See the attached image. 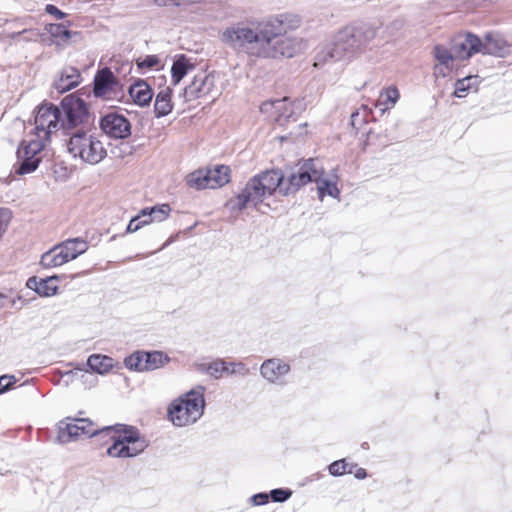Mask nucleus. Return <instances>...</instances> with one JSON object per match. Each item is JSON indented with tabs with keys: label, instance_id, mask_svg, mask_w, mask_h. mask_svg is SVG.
<instances>
[{
	"label": "nucleus",
	"instance_id": "nucleus-24",
	"mask_svg": "<svg viewBox=\"0 0 512 512\" xmlns=\"http://www.w3.org/2000/svg\"><path fill=\"white\" fill-rule=\"evenodd\" d=\"M195 68V63L191 58L184 54H179L174 57L171 67V82L174 86L178 85L181 80Z\"/></svg>",
	"mask_w": 512,
	"mask_h": 512
},
{
	"label": "nucleus",
	"instance_id": "nucleus-49",
	"mask_svg": "<svg viewBox=\"0 0 512 512\" xmlns=\"http://www.w3.org/2000/svg\"><path fill=\"white\" fill-rule=\"evenodd\" d=\"M4 296L0 294V308L4 305Z\"/></svg>",
	"mask_w": 512,
	"mask_h": 512
},
{
	"label": "nucleus",
	"instance_id": "nucleus-16",
	"mask_svg": "<svg viewBox=\"0 0 512 512\" xmlns=\"http://www.w3.org/2000/svg\"><path fill=\"white\" fill-rule=\"evenodd\" d=\"M100 128L112 139H125L131 135V124L123 115L108 113L100 119Z\"/></svg>",
	"mask_w": 512,
	"mask_h": 512
},
{
	"label": "nucleus",
	"instance_id": "nucleus-43",
	"mask_svg": "<svg viewBox=\"0 0 512 512\" xmlns=\"http://www.w3.org/2000/svg\"><path fill=\"white\" fill-rule=\"evenodd\" d=\"M140 221L143 222L144 226L153 223L149 208L142 209L138 214Z\"/></svg>",
	"mask_w": 512,
	"mask_h": 512
},
{
	"label": "nucleus",
	"instance_id": "nucleus-2",
	"mask_svg": "<svg viewBox=\"0 0 512 512\" xmlns=\"http://www.w3.org/2000/svg\"><path fill=\"white\" fill-rule=\"evenodd\" d=\"M98 434L108 436L113 441V444L107 449V454L111 457H135L147 447L146 440L132 426L118 424L97 430L89 419L84 418H67L60 421L57 439L60 443L65 444L81 436L93 437Z\"/></svg>",
	"mask_w": 512,
	"mask_h": 512
},
{
	"label": "nucleus",
	"instance_id": "nucleus-9",
	"mask_svg": "<svg viewBox=\"0 0 512 512\" xmlns=\"http://www.w3.org/2000/svg\"><path fill=\"white\" fill-rule=\"evenodd\" d=\"M218 82L219 75L215 72H200L196 74L191 83L184 89L183 94L186 101L204 97L215 100L222 92V87Z\"/></svg>",
	"mask_w": 512,
	"mask_h": 512
},
{
	"label": "nucleus",
	"instance_id": "nucleus-29",
	"mask_svg": "<svg viewBox=\"0 0 512 512\" xmlns=\"http://www.w3.org/2000/svg\"><path fill=\"white\" fill-rule=\"evenodd\" d=\"M124 364L126 368L132 371L143 372L147 371V365L145 362V352L137 351L133 354L127 356L124 359Z\"/></svg>",
	"mask_w": 512,
	"mask_h": 512
},
{
	"label": "nucleus",
	"instance_id": "nucleus-46",
	"mask_svg": "<svg viewBox=\"0 0 512 512\" xmlns=\"http://www.w3.org/2000/svg\"><path fill=\"white\" fill-rule=\"evenodd\" d=\"M40 280H38L36 277H31L27 280V287L29 289L35 290L38 293V288L40 287L39 284Z\"/></svg>",
	"mask_w": 512,
	"mask_h": 512
},
{
	"label": "nucleus",
	"instance_id": "nucleus-27",
	"mask_svg": "<svg viewBox=\"0 0 512 512\" xmlns=\"http://www.w3.org/2000/svg\"><path fill=\"white\" fill-rule=\"evenodd\" d=\"M209 189H215L227 184L230 180V169L225 165H217L207 169Z\"/></svg>",
	"mask_w": 512,
	"mask_h": 512
},
{
	"label": "nucleus",
	"instance_id": "nucleus-21",
	"mask_svg": "<svg viewBox=\"0 0 512 512\" xmlns=\"http://www.w3.org/2000/svg\"><path fill=\"white\" fill-rule=\"evenodd\" d=\"M344 50H346V47L335 38L334 42L325 44L318 50L315 56L314 66L320 67L329 61L339 60Z\"/></svg>",
	"mask_w": 512,
	"mask_h": 512
},
{
	"label": "nucleus",
	"instance_id": "nucleus-42",
	"mask_svg": "<svg viewBox=\"0 0 512 512\" xmlns=\"http://www.w3.org/2000/svg\"><path fill=\"white\" fill-rule=\"evenodd\" d=\"M142 227H144V224L142 221H140V218L138 215H136L135 217H133L127 228H126V232L127 233H134L136 231H138L139 229H141Z\"/></svg>",
	"mask_w": 512,
	"mask_h": 512
},
{
	"label": "nucleus",
	"instance_id": "nucleus-40",
	"mask_svg": "<svg viewBox=\"0 0 512 512\" xmlns=\"http://www.w3.org/2000/svg\"><path fill=\"white\" fill-rule=\"evenodd\" d=\"M290 490L285 489H274L271 491L270 495L275 502H284L291 496Z\"/></svg>",
	"mask_w": 512,
	"mask_h": 512
},
{
	"label": "nucleus",
	"instance_id": "nucleus-6",
	"mask_svg": "<svg viewBox=\"0 0 512 512\" xmlns=\"http://www.w3.org/2000/svg\"><path fill=\"white\" fill-rule=\"evenodd\" d=\"M28 139L22 140L17 152V162L14 171L17 175L33 173L42 160V153L48 141L29 134Z\"/></svg>",
	"mask_w": 512,
	"mask_h": 512
},
{
	"label": "nucleus",
	"instance_id": "nucleus-37",
	"mask_svg": "<svg viewBox=\"0 0 512 512\" xmlns=\"http://www.w3.org/2000/svg\"><path fill=\"white\" fill-rule=\"evenodd\" d=\"M151 217L154 222H162L168 218L171 213V208L168 204L156 205L149 208Z\"/></svg>",
	"mask_w": 512,
	"mask_h": 512
},
{
	"label": "nucleus",
	"instance_id": "nucleus-10",
	"mask_svg": "<svg viewBox=\"0 0 512 512\" xmlns=\"http://www.w3.org/2000/svg\"><path fill=\"white\" fill-rule=\"evenodd\" d=\"M64 117L61 119V127L65 130H73L85 125L89 120V111L86 102L75 96L68 95L61 101Z\"/></svg>",
	"mask_w": 512,
	"mask_h": 512
},
{
	"label": "nucleus",
	"instance_id": "nucleus-1",
	"mask_svg": "<svg viewBox=\"0 0 512 512\" xmlns=\"http://www.w3.org/2000/svg\"><path fill=\"white\" fill-rule=\"evenodd\" d=\"M302 24L299 15L283 13L262 20L233 23L219 33L227 47L250 57L263 59L292 58L303 49L302 39L286 36Z\"/></svg>",
	"mask_w": 512,
	"mask_h": 512
},
{
	"label": "nucleus",
	"instance_id": "nucleus-47",
	"mask_svg": "<svg viewBox=\"0 0 512 512\" xmlns=\"http://www.w3.org/2000/svg\"><path fill=\"white\" fill-rule=\"evenodd\" d=\"M367 476V473H366V470L363 469V468H357L356 471H355V477L357 479H364L366 478Z\"/></svg>",
	"mask_w": 512,
	"mask_h": 512
},
{
	"label": "nucleus",
	"instance_id": "nucleus-31",
	"mask_svg": "<svg viewBox=\"0 0 512 512\" xmlns=\"http://www.w3.org/2000/svg\"><path fill=\"white\" fill-rule=\"evenodd\" d=\"M206 170H197L189 174L186 178L187 185L195 189H207L209 188L208 175Z\"/></svg>",
	"mask_w": 512,
	"mask_h": 512
},
{
	"label": "nucleus",
	"instance_id": "nucleus-5",
	"mask_svg": "<svg viewBox=\"0 0 512 512\" xmlns=\"http://www.w3.org/2000/svg\"><path fill=\"white\" fill-rule=\"evenodd\" d=\"M67 149L74 159H79L89 165H96L107 156V147L103 137L91 131L76 130L73 132L67 142Z\"/></svg>",
	"mask_w": 512,
	"mask_h": 512
},
{
	"label": "nucleus",
	"instance_id": "nucleus-26",
	"mask_svg": "<svg viewBox=\"0 0 512 512\" xmlns=\"http://www.w3.org/2000/svg\"><path fill=\"white\" fill-rule=\"evenodd\" d=\"M400 98L399 90L396 86H389L381 90L375 106L379 108L382 113L392 109Z\"/></svg>",
	"mask_w": 512,
	"mask_h": 512
},
{
	"label": "nucleus",
	"instance_id": "nucleus-17",
	"mask_svg": "<svg viewBox=\"0 0 512 512\" xmlns=\"http://www.w3.org/2000/svg\"><path fill=\"white\" fill-rule=\"evenodd\" d=\"M119 89V81L109 68H103L95 76L93 92L96 97L113 99Z\"/></svg>",
	"mask_w": 512,
	"mask_h": 512
},
{
	"label": "nucleus",
	"instance_id": "nucleus-44",
	"mask_svg": "<svg viewBox=\"0 0 512 512\" xmlns=\"http://www.w3.org/2000/svg\"><path fill=\"white\" fill-rule=\"evenodd\" d=\"M268 495L266 493H258L252 496L251 501L254 505H264L268 502Z\"/></svg>",
	"mask_w": 512,
	"mask_h": 512
},
{
	"label": "nucleus",
	"instance_id": "nucleus-34",
	"mask_svg": "<svg viewBox=\"0 0 512 512\" xmlns=\"http://www.w3.org/2000/svg\"><path fill=\"white\" fill-rule=\"evenodd\" d=\"M57 279L56 276L48 277L46 279H41L39 284L40 287L38 288V293L40 296L43 297H50L57 293L58 287L54 284V281Z\"/></svg>",
	"mask_w": 512,
	"mask_h": 512
},
{
	"label": "nucleus",
	"instance_id": "nucleus-30",
	"mask_svg": "<svg viewBox=\"0 0 512 512\" xmlns=\"http://www.w3.org/2000/svg\"><path fill=\"white\" fill-rule=\"evenodd\" d=\"M147 371L156 370L169 362V357L161 351L145 352Z\"/></svg>",
	"mask_w": 512,
	"mask_h": 512
},
{
	"label": "nucleus",
	"instance_id": "nucleus-8",
	"mask_svg": "<svg viewBox=\"0 0 512 512\" xmlns=\"http://www.w3.org/2000/svg\"><path fill=\"white\" fill-rule=\"evenodd\" d=\"M379 27L370 23L346 26L336 34L338 42L346 49L361 51L378 35Z\"/></svg>",
	"mask_w": 512,
	"mask_h": 512
},
{
	"label": "nucleus",
	"instance_id": "nucleus-13",
	"mask_svg": "<svg viewBox=\"0 0 512 512\" xmlns=\"http://www.w3.org/2000/svg\"><path fill=\"white\" fill-rule=\"evenodd\" d=\"M432 55L435 60L433 74L435 77L449 76L459 65V60L449 44H437L434 46Z\"/></svg>",
	"mask_w": 512,
	"mask_h": 512
},
{
	"label": "nucleus",
	"instance_id": "nucleus-22",
	"mask_svg": "<svg viewBox=\"0 0 512 512\" xmlns=\"http://www.w3.org/2000/svg\"><path fill=\"white\" fill-rule=\"evenodd\" d=\"M81 74L75 67L68 66L63 68L60 76L55 80L54 87L59 93L67 92L81 83Z\"/></svg>",
	"mask_w": 512,
	"mask_h": 512
},
{
	"label": "nucleus",
	"instance_id": "nucleus-39",
	"mask_svg": "<svg viewBox=\"0 0 512 512\" xmlns=\"http://www.w3.org/2000/svg\"><path fill=\"white\" fill-rule=\"evenodd\" d=\"M229 371L227 374H236L246 376L249 374V368L242 362H228Z\"/></svg>",
	"mask_w": 512,
	"mask_h": 512
},
{
	"label": "nucleus",
	"instance_id": "nucleus-12",
	"mask_svg": "<svg viewBox=\"0 0 512 512\" xmlns=\"http://www.w3.org/2000/svg\"><path fill=\"white\" fill-rule=\"evenodd\" d=\"M320 163L314 159L305 160L302 164H299L295 171L289 176V185L285 189L282 188V193L288 195L297 191L302 186L309 182H314L315 178L318 177V168Z\"/></svg>",
	"mask_w": 512,
	"mask_h": 512
},
{
	"label": "nucleus",
	"instance_id": "nucleus-20",
	"mask_svg": "<svg viewBox=\"0 0 512 512\" xmlns=\"http://www.w3.org/2000/svg\"><path fill=\"white\" fill-rule=\"evenodd\" d=\"M128 93L133 103L140 107L149 106L154 96L150 85L142 79H138L131 84Z\"/></svg>",
	"mask_w": 512,
	"mask_h": 512
},
{
	"label": "nucleus",
	"instance_id": "nucleus-18",
	"mask_svg": "<svg viewBox=\"0 0 512 512\" xmlns=\"http://www.w3.org/2000/svg\"><path fill=\"white\" fill-rule=\"evenodd\" d=\"M290 372V365L280 358L265 360L260 366L261 376L269 383L285 384V377Z\"/></svg>",
	"mask_w": 512,
	"mask_h": 512
},
{
	"label": "nucleus",
	"instance_id": "nucleus-19",
	"mask_svg": "<svg viewBox=\"0 0 512 512\" xmlns=\"http://www.w3.org/2000/svg\"><path fill=\"white\" fill-rule=\"evenodd\" d=\"M480 53L496 57H505L509 53V45L499 34L486 33L484 40L481 39Z\"/></svg>",
	"mask_w": 512,
	"mask_h": 512
},
{
	"label": "nucleus",
	"instance_id": "nucleus-23",
	"mask_svg": "<svg viewBox=\"0 0 512 512\" xmlns=\"http://www.w3.org/2000/svg\"><path fill=\"white\" fill-rule=\"evenodd\" d=\"M318 177L315 178V183L317 184V190L319 198L322 200L325 195H328L333 198H338L340 194V190L337 187L338 177L333 175L332 177H324V170L320 165L318 168Z\"/></svg>",
	"mask_w": 512,
	"mask_h": 512
},
{
	"label": "nucleus",
	"instance_id": "nucleus-15",
	"mask_svg": "<svg viewBox=\"0 0 512 512\" xmlns=\"http://www.w3.org/2000/svg\"><path fill=\"white\" fill-rule=\"evenodd\" d=\"M260 111L281 126L288 123L294 115L292 103L287 98L265 101L261 104Z\"/></svg>",
	"mask_w": 512,
	"mask_h": 512
},
{
	"label": "nucleus",
	"instance_id": "nucleus-7",
	"mask_svg": "<svg viewBox=\"0 0 512 512\" xmlns=\"http://www.w3.org/2000/svg\"><path fill=\"white\" fill-rule=\"evenodd\" d=\"M88 249V244L82 238H73L55 245L42 254L40 265L45 269L56 268L76 259Z\"/></svg>",
	"mask_w": 512,
	"mask_h": 512
},
{
	"label": "nucleus",
	"instance_id": "nucleus-25",
	"mask_svg": "<svg viewBox=\"0 0 512 512\" xmlns=\"http://www.w3.org/2000/svg\"><path fill=\"white\" fill-rule=\"evenodd\" d=\"M173 90L170 86L163 87L156 94L155 103H154V113L157 118L167 116L172 112L173 102H172Z\"/></svg>",
	"mask_w": 512,
	"mask_h": 512
},
{
	"label": "nucleus",
	"instance_id": "nucleus-14",
	"mask_svg": "<svg viewBox=\"0 0 512 512\" xmlns=\"http://www.w3.org/2000/svg\"><path fill=\"white\" fill-rule=\"evenodd\" d=\"M449 46L453 50L454 56L462 62L480 53L481 38L473 33L458 34L451 39Z\"/></svg>",
	"mask_w": 512,
	"mask_h": 512
},
{
	"label": "nucleus",
	"instance_id": "nucleus-38",
	"mask_svg": "<svg viewBox=\"0 0 512 512\" xmlns=\"http://www.w3.org/2000/svg\"><path fill=\"white\" fill-rule=\"evenodd\" d=\"M49 33L52 37L61 41H67L71 37V32L61 24H51Z\"/></svg>",
	"mask_w": 512,
	"mask_h": 512
},
{
	"label": "nucleus",
	"instance_id": "nucleus-3",
	"mask_svg": "<svg viewBox=\"0 0 512 512\" xmlns=\"http://www.w3.org/2000/svg\"><path fill=\"white\" fill-rule=\"evenodd\" d=\"M283 175L278 170L262 172L251 178L242 191L230 200L232 209L243 210L248 207L257 208L266 197L271 196L278 188L282 192Z\"/></svg>",
	"mask_w": 512,
	"mask_h": 512
},
{
	"label": "nucleus",
	"instance_id": "nucleus-33",
	"mask_svg": "<svg viewBox=\"0 0 512 512\" xmlns=\"http://www.w3.org/2000/svg\"><path fill=\"white\" fill-rule=\"evenodd\" d=\"M229 371L228 362L223 360L213 361L206 366V372L214 378H220L223 374Z\"/></svg>",
	"mask_w": 512,
	"mask_h": 512
},
{
	"label": "nucleus",
	"instance_id": "nucleus-35",
	"mask_svg": "<svg viewBox=\"0 0 512 512\" xmlns=\"http://www.w3.org/2000/svg\"><path fill=\"white\" fill-rule=\"evenodd\" d=\"M355 466L347 463L344 459L334 461L328 467L329 473L333 476H341L346 473H353Z\"/></svg>",
	"mask_w": 512,
	"mask_h": 512
},
{
	"label": "nucleus",
	"instance_id": "nucleus-48",
	"mask_svg": "<svg viewBox=\"0 0 512 512\" xmlns=\"http://www.w3.org/2000/svg\"><path fill=\"white\" fill-rule=\"evenodd\" d=\"M170 2L176 4V5H179L181 3H187L186 0H169Z\"/></svg>",
	"mask_w": 512,
	"mask_h": 512
},
{
	"label": "nucleus",
	"instance_id": "nucleus-36",
	"mask_svg": "<svg viewBox=\"0 0 512 512\" xmlns=\"http://www.w3.org/2000/svg\"><path fill=\"white\" fill-rule=\"evenodd\" d=\"M137 66L140 69H160L163 67V63L157 55H147L143 58L137 59Z\"/></svg>",
	"mask_w": 512,
	"mask_h": 512
},
{
	"label": "nucleus",
	"instance_id": "nucleus-32",
	"mask_svg": "<svg viewBox=\"0 0 512 512\" xmlns=\"http://www.w3.org/2000/svg\"><path fill=\"white\" fill-rule=\"evenodd\" d=\"M477 81V76H468L463 79H459L455 84L454 95L458 98L465 97L467 91L477 85Z\"/></svg>",
	"mask_w": 512,
	"mask_h": 512
},
{
	"label": "nucleus",
	"instance_id": "nucleus-45",
	"mask_svg": "<svg viewBox=\"0 0 512 512\" xmlns=\"http://www.w3.org/2000/svg\"><path fill=\"white\" fill-rule=\"evenodd\" d=\"M46 11L51 14V15H54L56 16L58 19H62L64 17V13L62 11H60L57 7H55L54 5H47L46 7Z\"/></svg>",
	"mask_w": 512,
	"mask_h": 512
},
{
	"label": "nucleus",
	"instance_id": "nucleus-11",
	"mask_svg": "<svg viewBox=\"0 0 512 512\" xmlns=\"http://www.w3.org/2000/svg\"><path fill=\"white\" fill-rule=\"evenodd\" d=\"M60 116L61 112L57 106L53 104L41 105L36 112L35 127L31 134L49 141L51 134L61 126Z\"/></svg>",
	"mask_w": 512,
	"mask_h": 512
},
{
	"label": "nucleus",
	"instance_id": "nucleus-28",
	"mask_svg": "<svg viewBox=\"0 0 512 512\" xmlns=\"http://www.w3.org/2000/svg\"><path fill=\"white\" fill-rule=\"evenodd\" d=\"M87 365L96 373L106 374L114 367V360L106 355L93 354L89 356Z\"/></svg>",
	"mask_w": 512,
	"mask_h": 512
},
{
	"label": "nucleus",
	"instance_id": "nucleus-4",
	"mask_svg": "<svg viewBox=\"0 0 512 512\" xmlns=\"http://www.w3.org/2000/svg\"><path fill=\"white\" fill-rule=\"evenodd\" d=\"M204 392L205 388L203 386H197L169 404L167 415L174 426H189L202 417L206 404Z\"/></svg>",
	"mask_w": 512,
	"mask_h": 512
},
{
	"label": "nucleus",
	"instance_id": "nucleus-50",
	"mask_svg": "<svg viewBox=\"0 0 512 512\" xmlns=\"http://www.w3.org/2000/svg\"><path fill=\"white\" fill-rule=\"evenodd\" d=\"M72 373H73L72 371H69L68 373H66V375L69 376Z\"/></svg>",
	"mask_w": 512,
	"mask_h": 512
},
{
	"label": "nucleus",
	"instance_id": "nucleus-41",
	"mask_svg": "<svg viewBox=\"0 0 512 512\" xmlns=\"http://www.w3.org/2000/svg\"><path fill=\"white\" fill-rule=\"evenodd\" d=\"M15 382L16 379L14 376L2 375L0 377V394L10 389Z\"/></svg>",
	"mask_w": 512,
	"mask_h": 512
}]
</instances>
